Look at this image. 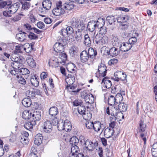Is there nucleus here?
<instances>
[{
    "instance_id": "1",
    "label": "nucleus",
    "mask_w": 157,
    "mask_h": 157,
    "mask_svg": "<svg viewBox=\"0 0 157 157\" xmlns=\"http://www.w3.org/2000/svg\"><path fill=\"white\" fill-rule=\"evenodd\" d=\"M105 23V20L103 18H99L96 21H92L88 23L87 28L90 32H93L95 30L99 29V27L104 26Z\"/></svg>"
},
{
    "instance_id": "2",
    "label": "nucleus",
    "mask_w": 157,
    "mask_h": 157,
    "mask_svg": "<svg viewBox=\"0 0 157 157\" xmlns=\"http://www.w3.org/2000/svg\"><path fill=\"white\" fill-rule=\"evenodd\" d=\"M71 26L74 28L77 29L78 30H83L85 29L83 21L75 17L73 18L72 19Z\"/></svg>"
},
{
    "instance_id": "3",
    "label": "nucleus",
    "mask_w": 157,
    "mask_h": 157,
    "mask_svg": "<svg viewBox=\"0 0 157 157\" xmlns=\"http://www.w3.org/2000/svg\"><path fill=\"white\" fill-rule=\"evenodd\" d=\"M10 65L12 67L13 69H10L9 70L10 72L12 75H16V74H18L19 70L22 67L23 65L21 62L11 63Z\"/></svg>"
},
{
    "instance_id": "4",
    "label": "nucleus",
    "mask_w": 157,
    "mask_h": 157,
    "mask_svg": "<svg viewBox=\"0 0 157 157\" xmlns=\"http://www.w3.org/2000/svg\"><path fill=\"white\" fill-rule=\"evenodd\" d=\"M82 98L84 99L86 103L92 104L94 102V98L93 94L90 93H87L86 91L82 92L81 94Z\"/></svg>"
},
{
    "instance_id": "5",
    "label": "nucleus",
    "mask_w": 157,
    "mask_h": 157,
    "mask_svg": "<svg viewBox=\"0 0 157 157\" xmlns=\"http://www.w3.org/2000/svg\"><path fill=\"white\" fill-rule=\"evenodd\" d=\"M62 2L59 1L56 4V7L52 10V13L56 16H59L64 13V11L62 7Z\"/></svg>"
},
{
    "instance_id": "6",
    "label": "nucleus",
    "mask_w": 157,
    "mask_h": 157,
    "mask_svg": "<svg viewBox=\"0 0 157 157\" xmlns=\"http://www.w3.org/2000/svg\"><path fill=\"white\" fill-rule=\"evenodd\" d=\"M115 77L114 80L119 81L120 80L125 81L126 79L127 75L123 71H117L114 73Z\"/></svg>"
},
{
    "instance_id": "7",
    "label": "nucleus",
    "mask_w": 157,
    "mask_h": 157,
    "mask_svg": "<svg viewBox=\"0 0 157 157\" xmlns=\"http://www.w3.org/2000/svg\"><path fill=\"white\" fill-rule=\"evenodd\" d=\"M97 143H94L89 140H87L85 141L84 145L85 147L89 151H93L95 147L97 146Z\"/></svg>"
},
{
    "instance_id": "8",
    "label": "nucleus",
    "mask_w": 157,
    "mask_h": 157,
    "mask_svg": "<svg viewBox=\"0 0 157 157\" xmlns=\"http://www.w3.org/2000/svg\"><path fill=\"white\" fill-rule=\"evenodd\" d=\"M55 52L57 53H62L64 50V47L63 43L57 42L55 44L53 47Z\"/></svg>"
},
{
    "instance_id": "9",
    "label": "nucleus",
    "mask_w": 157,
    "mask_h": 157,
    "mask_svg": "<svg viewBox=\"0 0 157 157\" xmlns=\"http://www.w3.org/2000/svg\"><path fill=\"white\" fill-rule=\"evenodd\" d=\"M43 127L44 131L46 133H50L52 131V125L51 122L49 121H47L44 122Z\"/></svg>"
},
{
    "instance_id": "10",
    "label": "nucleus",
    "mask_w": 157,
    "mask_h": 157,
    "mask_svg": "<svg viewBox=\"0 0 157 157\" xmlns=\"http://www.w3.org/2000/svg\"><path fill=\"white\" fill-rule=\"evenodd\" d=\"M103 124H101V123L98 121H95L94 124V126L93 129L96 132H98L100 131L101 129L102 130L101 133L103 131Z\"/></svg>"
},
{
    "instance_id": "11",
    "label": "nucleus",
    "mask_w": 157,
    "mask_h": 157,
    "mask_svg": "<svg viewBox=\"0 0 157 157\" xmlns=\"http://www.w3.org/2000/svg\"><path fill=\"white\" fill-rule=\"evenodd\" d=\"M114 133L113 129L110 128H107L104 131V136L106 138H109L112 136Z\"/></svg>"
},
{
    "instance_id": "12",
    "label": "nucleus",
    "mask_w": 157,
    "mask_h": 157,
    "mask_svg": "<svg viewBox=\"0 0 157 157\" xmlns=\"http://www.w3.org/2000/svg\"><path fill=\"white\" fill-rule=\"evenodd\" d=\"M9 6L8 7L9 10L13 14L17 11L18 8L20 6V4L19 2H17Z\"/></svg>"
},
{
    "instance_id": "13",
    "label": "nucleus",
    "mask_w": 157,
    "mask_h": 157,
    "mask_svg": "<svg viewBox=\"0 0 157 157\" xmlns=\"http://www.w3.org/2000/svg\"><path fill=\"white\" fill-rule=\"evenodd\" d=\"M27 36V33L25 32H21L16 34V37L19 41H24L26 40Z\"/></svg>"
},
{
    "instance_id": "14",
    "label": "nucleus",
    "mask_w": 157,
    "mask_h": 157,
    "mask_svg": "<svg viewBox=\"0 0 157 157\" xmlns=\"http://www.w3.org/2000/svg\"><path fill=\"white\" fill-rule=\"evenodd\" d=\"M106 66L103 64L98 66V71L102 77H104L106 75L107 70Z\"/></svg>"
},
{
    "instance_id": "15",
    "label": "nucleus",
    "mask_w": 157,
    "mask_h": 157,
    "mask_svg": "<svg viewBox=\"0 0 157 157\" xmlns=\"http://www.w3.org/2000/svg\"><path fill=\"white\" fill-rule=\"evenodd\" d=\"M132 47V45L128 42L123 43L120 46V50L123 52L128 51Z\"/></svg>"
},
{
    "instance_id": "16",
    "label": "nucleus",
    "mask_w": 157,
    "mask_h": 157,
    "mask_svg": "<svg viewBox=\"0 0 157 157\" xmlns=\"http://www.w3.org/2000/svg\"><path fill=\"white\" fill-rule=\"evenodd\" d=\"M120 53V51L118 48L115 47H113L110 48L109 55L112 56L114 57L117 56Z\"/></svg>"
},
{
    "instance_id": "17",
    "label": "nucleus",
    "mask_w": 157,
    "mask_h": 157,
    "mask_svg": "<svg viewBox=\"0 0 157 157\" xmlns=\"http://www.w3.org/2000/svg\"><path fill=\"white\" fill-rule=\"evenodd\" d=\"M103 83L105 84V87L107 89L110 88L112 85L111 81L109 80V78L107 77H105L103 78L101 84Z\"/></svg>"
},
{
    "instance_id": "18",
    "label": "nucleus",
    "mask_w": 157,
    "mask_h": 157,
    "mask_svg": "<svg viewBox=\"0 0 157 157\" xmlns=\"http://www.w3.org/2000/svg\"><path fill=\"white\" fill-rule=\"evenodd\" d=\"M80 57L82 62H86L89 59V56L86 51H83L80 54Z\"/></svg>"
},
{
    "instance_id": "19",
    "label": "nucleus",
    "mask_w": 157,
    "mask_h": 157,
    "mask_svg": "<svg viewBox=\"0 0 157 157\" xmlns=\"http://www.w3.org/2000/svg\"><path fill=\"white\" fill-rule=\"evenodd\" d=\"M76 85L73 84V85H67L66 87V88L68 91L75 93L79 91L80 90V89H76Z\"/></svg>"
},
{
    "instance_id": "20",
    "label": "nucleus",
    "mask_w": 157,
    "mask_h": 157,
    "mask_svg": "<svg viewBox=\"0 0 157 157\" xmlns=\"http://www.w3.org/2000/svg\"><path fill=\"white\" fill-rule=\"evenodd\" d=\"M129 17L127 15H121L117 17V21L118 22L123 23L129 20Z\"/></svg>"
},
{
    "instance_id": "21",
    "label": "nucleus",
    "mask_w": 157,
    "mask_h": 157,
    "mask_svg": "<svg viewBox=\"0 0 157 157\" xmlns=\"http://www.w3.org/2000/svg\"><path fill=\"white\" fill-rule=\"evenodd\" d=\"M75 80L74 76L71 74H68V76L66 78V82L67 84V85H73Z\"/></svg>"
},
{
    "instance_id": "22",
    "label": "nucleus",
    "mask_w": 157,
    "mask_h": 157,
    "mask_svg": "<svg viewBox=\"0 0 157 157\" xmlns=\"http://www.w3.org/2000/svg\"><path fill=\"white\" fill-rule=\"evenodd\" d=\"M125 91H122L120 93H117V94L116 95L115 97L116 100V103H117V104L122 101L123 98L122 95H125Z\"/></svg>"
},
{
    "instance_id": "23",
    "label": "nucleus",
    "mask_w": 157,
    "mask_h": 157,
    "mask_svg": "<svg viewBox=\"0 0 157 157\" xmlns=\"http://www.w3.org/2000/svg\"><path fill=\"white\" fill-rule=\"evenodd\" d=\"M73 27L71 26H68L67 27L66 29H62L61 30V34L62 35L64 36L65 34H63L64 33H66L67 34H71L74 31Z\"/></svg>"
},
{
    "instance_id": "24",
    "label": "nucleus",
    "mask_w": 157,
    "mask_h": 157,
    "mask_svg": "<svg viewBox=\"0 0 157 157\" xmlns=\"http://www.w3.org/2000/svg\"><path fill=\"white\" fill-rule=\"evenodd\" d=\"M42 5L44 9L48 10L51 8L52 2L50 0H44L42 2Z\"/></svg>"
},
{
    "instance_id": "25",
    "label": "nucleus",
    "mask_w": 157,
    "mask_h": 157,
    "mask_svg": "<svg viewBox=\"0 0 157 157\" xmlns=\"http://www.w3.org/2000/svg\"><path fill=\"white\" fill-rule=\"evenodd\" d=\"M42 135L40 134H37L35 136L34 143L37 145H39L42 143Z\"/></svg>"
},
{
    "instance_id": "26",
    "label": "nucleus",
    "mask_w": 157,
    "mask_h": 157,
    "mask_svg": "<svg viewBox=\"0 0 157 157\" xmlns=\"http://www.w3.org/2000/svg\"><path fill=\"white\" fill-rule=\"evenodd\" d=\"M22 105L25 107H28L31 105H33L32 102L30 98H25L22 101Z\"/></svg>"
},
{
    "instance_id": "27",
    "label": "nucleus",
    "mask_w": 157,
    "mask_h": 157,
    "mask_svg": "<svg viewBox=\"0 0 157 157\" xmlns=\"http://www.w3.org/2000/svg\"><path fill=\"white\" fill-rule=\"evenodd\" d=\"M79 151V149L77 146H71V153L70 155H72L75 157L78 155V152Z\"/></svg>"
},
{
    "instance_id": "28",
    "label": "nucleus",
    "mask_w": 157,
    "mask_h": 157,
    "mask_svg": "<svg viewBox=\"0 0 157 157\" xmlns=\"http://www.w3.org/2000/svg\"><path fill=\"white\" fill-rule=\"evenodd\" d=\"M22 117L25 120L29 119L32 118V113L28 110H25L22 113Z\"/></svg>"
},
{
    "instance_id": "29",
    "label": "nucleus",
    "mask_w": 157,
    "mask_h": 157,
    "mask_svg": "<svg viewBox=\"0 0 157 157\" xmlns=\"http://www.w3.org/2000/svg\"><path fill=\"white\" fill-rule=\"evenodd\" d=\"M32 118L33 120V121H39L41 118V115L39 111L34 112L32 114Z\"/></svg>"
},
{
    "instance_id": "30",
    "label": "nucleus",
    "mask_w": 157,
    "mask_h": 157,
    "mask_svg": "<svg viewBox=\"0 0 157 157\" xmlns=\"http://www.w3.org/2000/svg\"><path fill=\"white\" fill-rule=\"evenodd\" d=\"M64 130L68 132L71 130L72 128V126L70 122L67 120H66L64 122Z\"/></svg>"
},
{
    "instance_id": "31",
    "label": "nucleus",
    "mask_w": 157,
    "mask_h": 157,
    "mask_svg": "<svg viewBox=\"0 0 157 157\" xmlns=\"http://www.w3.org/2000/svg\"><path fill=\"white\" fill-rule=\"evenodd\" d=\"M74 5L72 2H69L64 3L63 7L65 10H70L74 8Z\"/></svg>"
},
{
    "instance_id": "32",
    "label": "nucleus",
    "mask_w": 157,
    "mask_h": 157,
    "mask_svg": "<svg viewBox=\"0 0 157 157\" xmlns=\"http://www.w3.org/2000/svg\"><path fill=\"white\" fill-rule=\"evenodd\" d=\"M31 84L35 87H37L39 85V82L37 77L35 75H32L30 79Z\"/></svg>"
},
{
    "instance_id": "33",
    "label": "nucleus",
    "mask_w": 157,
    "mask_h": 157,
    "mask_svg": "<svg viewBox=\"0 0 157 157\" xmlns=\"http://www.w3.org/2000/svg\"><path fill=\"white\" fill-rule=\"evenodd\" d=\"M119 111L122 112H125L126 111L127 109V106L126 104L124 103L123 102L119 103L117 105Z\"/></svg>"
},
{
    "instance_id": "34",
    "label": "nucleus",
    "mask_w": 157,
    "mask_h": 157,
    "mask_svg": "<svg viewBox=\"0 0 157 157\" xmlns=\"http://www.w3.org/2000/svg\"><path fill=\"white\" fill-rule=\"evenodd\" d=\"M49 112L50 115L52 116H55L58 113V110L56 107L53 106L50 108L49 110Z\"/></svg>"
},
{
    "instance_id": "35",
    "label": "nucleus",
    "mask_w": 157,
    "mask_h": 157,
    "mask_svg": "<svg viewBox=\"0 0 157 157\" xmlns=\"http://www.w3.org/2000/svg\"><path fill=\"white\" fill-rule=\"evenodd\" d=\"M116 100L115 97L112 95L110 96L108 99V103L110 105H116L117 103H116Z\"/></svg>"
},
{
    "instance_id": "36",
    "label": "nucleus",
    "mask_w": 157,
    "mask_h": 157,
    "mask_svg": "<svg viewBox=\"0 0 157 157\" xmlns=\"http://www.w3.org/2000/svg\"><path fill=\"white\" fill-rule=\"evenodd\" d=\"M67 68L69 72L71 73H73L75 72L76 67L74 64L71 63L67 65Z\"/></svg>"
},
{
    "instance_id": "37",
    "label": "nucleus",
    "mask_w": 157,
    "mask_h": 157,
    "mask_svg": "<svg viewBox=\"0 0 157 157\" xmlns=\"http://www.w3.org/2000/svg\"><path fill=\"white\" fill-rule=\"evenodd\" d=\"M36 124L35 121H32L31 122H26L24 125V127L27 130H29L33 128V126Z\"/></svg>"
},
{
    "instance_id": "38",
    "label": "nucleus",
    "mask_w": 157,
    "mask_h": 157,
    "mask_svg": "<svg viewBox=\"0 0 157 157\" xmlns=\"http://www.w3.org/2000/svg\"><path fill=\"white\" fill-rule=\"evenodd\" d=\"M88 53L90 58L93 59L96 55L97 52L92 48H90L88 50Z\"/></svg>"
},
{
    "instance_id": "39",
    "label": "nucleus",
    "mask_w": 157,
    "mask_h": 157,
    "mask_svg": "<svg viewBox=\"0 0 157 157\" xmlns=\"http://www.w3.org/2000/svg\"><path fill=\"white\" fill-rule=\"evenodd\" d=\"M111 109L110 114L114 117L120 111L117 105L114 106Z\"/></svg>"
},
{
    "instance_id": "40",
    "label": "nucleus",
    "mask_w": 157,
    "mask_h": 157,
    "mask_svg": "<svg viewBox=\"0 0 157 157\" xmlns=\"http://www.w3.org/2000/svg\"><path fill=\"white\" fill-rule=\"evenodd\" d=\"M59 58L61 60L60 61V63H65V61L67 60V56L65 53H59Z\"/></svg>"
},
{
    "instance_id": "41",
    "label": "nucleus",
    "mask_w": 157,
    "mask_h": 157,
    "mask_svg": "<svg viewBox=\"0 0 157 157\" xmlns=\"http://www.w3.org/2000/svg\"><path fill=\"white\" fill-rule=\"evenodd\" d=\"M28 18L31 22L34 23L37 20L34 14V13L33 11H31L29 12L28 15Z\"/></svg>"
},
{
    "instance_id": "42",
    "label": "nucleus",
    "mask_w": 157,
    "mask_h": 157,
    "mask_svg": "<svg viewBox=\"0 0 157 157\" xmlns=\"http://www.w3.org/2000/svg\"><path fill=\"white\" fill-rule=\"evenodd\" d=\"M28 64L31 67H34L36 66V63L33 58L31 57H28L26 60Z\"/></svg>"
},
{
    "instance_id": "43",
    "label": "nucleus",
    "mask_w": 157,
    "mask_h": 157,
    "mask_svg": "<svg viewBox=\"0 0 157 157\" xmlns=\"http://www.w3.org/2000/svg\"><path fill=\"white\" fill-rule=\"evenodd\" d=\"M146 125L144 124V121L142 120H140L139 123L138 129L140 132H143L145 130Z\"/></svg>"
},
{
    "instance_id": "44",
    "label": "nucleus",
    "mask_w": 157,
    "mask_h": 157,
    "mask_svg": "<svg viewBox=\"0 0 157 157\" xmlns=\"http://www.w3.org/2000/svg\"><path fill=\"white\" fill-rule=\"evenodd\" d=\"M151 151L153 157H157V142L153 145Z\"/></svg>"
},
{
    "instance_id": "45",
    "label": "nucleus",
    "mask_w": 157,
    "mask_h": 157,
    "mask_svg": "<svg viewBox=\"0 0 157 157\" xmlns=\"http://www.w3.org/2000/svg\"><path fill=\"white\" fill-rule=\"evenodd\" d=\"M106 20L110 25L115 24L116 19L114 16H108L106 18Z\"/></svg>"
},
{
    "instance_id": "46",
    "label": "nucleus",
    "mask_w": 157,
    "mask_h": 157,
    "mask_svg": "<svg viewBox=\"0 0 157 157\" xmlns=\"http://www.w3.org/2000/svg\"><path fill=\"white\" fill-rule=\"evenodd\" d=\"M78 142V139L76 137H72L71 138L70 141V142L71 145V146H77Z\"/></svg>"
},
{
    "instance_id": "47",
    "label": "nucleus",
    "mask_w": 157,
    "mask_h": 157,
    "mask_svg": "<svg viewBox=\"0 0 157 157\" xmlns=\"http://www.w3.org/2000/svg\"><path fill=\"white\" fill-rule=\"evenodd\" d=\"M112 40V44L113 46H117L118 44L119 40L118 37L116 35H113Z\"/></svg>"
},
{
    "instance_id": "48",
    "label": "nucleus",
    "mask_w": 157,
    "mask_h": 157,
    "mask_svg": "<svg viewBox=\"0 0 157 157\" xmlns=\"http://www.w3.org/2000/svg\"><path fill=\"white\" fill-rule=\"evenodd\" d=\"M84 43L87 47H90L91 45L90 39L88 34H86L84 36Z\"/></svg>"
},
{
    "instance_id": "49",
    "label": "nucleus",
    "mask_w": 157,
    "mask_h": 157,
    "mask_svg": "<svg viewBox=\"0 0 157 157\" xmlns=\"http://www.w3.org/2000/svg\"><path fill=\"white\" fill-rule=\"evenodd\" d=\"M11 4V2L9 1L0 2V8L5 7L8 8V6Z\"/></svg>"
},
{
    "instance_id": "50",
    "label": "nucleus",
    "mask_w": 157,
    "mask_h": 157,
    "mask_svg": "<svg viewBox=\"0 0 157 157\" xmlns=\"http://www.w3.org/2000/svg\"><path fill=\"white\" fill-rule=\"evenodd\" d=\"M24 49L27 53H30L32 50V46L29 44L26 43L24 45Z\"/></svg>"
},
{
    "instance_id": "51",
    "label": "nucleus",
    "mask_w": 157,
    "mask_h": 157,
    "mask_svg": "<svg viewBox=\"0 0 157 157\" xmlns=\"http://www.w3.org/2000/svg\"><path fill=\"white\" fill-rule=\"evenodd\" d=\"M75 36L77 41H81L82 38V33L80 31L76 32Z\"/></svg>"
},
{
    "instance_id": "52",
    "label": "nucleus",
    "mask_w": 157,
    "mask_h": 157,
    "mask_svg": "<svg viewBox=\"0 0 157 157\" xmlns=\"http://www.w3.org/2000/svg\"><path fill=\"white\" fill-rule=\"evenodd\" d=\"M22 4V8L25 10H28L30 7V3L27 2H21Z\"/></svg>"
},
{
    "instance_id": "53",
    "label": "nucleus",
    "mask_w": 157,
    "mask_h": 157,
    "mask_svg": "<svg viewBox=\"0 0 157 157\" xmlns=\"http://www.w3.org/2000/svg\"><path fill=\"white\" fill-rule=\"evenodd\" d=\"M101 37L100 36V34H97L94 37V41L95 42L96 44H100V41Z\"/></svg>"
},
{
    "instance_id": "54",
    "label": "nucleus",
    "mask_w": 157,
    "mask_h": 157,
    "mask_svg": "<svg viewBox=\"0 0 157 157\" xmlns=\"http://www.w3.org/2000/svg\"><path fill=\"white\" fill-rule=\"evenodd\" d=\"M29 71L27 69L22 67L19 70L18 74L20 73L22 75H25L29 74Z\"/></svg>"
},
{
    "instance_id": "55",
    "label": "nucleus",
    "mask_w": 157,
    "mask_h": 157,
    "mask_svg": "<svg viewBox=\"0 0 157 157\" xmlns=\"http://www.w3.org/2000/svg\"><path fill=\"white\" fill-rule=\"evenodd\" d=\"M17 80L19 83L22 84H25L26 82L25 79L22 77H19L18 74H16Z\"/></svg>"
},
{
    "instance_id": "56",
    "label": "nucleus",
    "mask_w": 157,
    "mask_h": 157,
    "mask_svg": "<svg viewBox=\"0 0 157 157\" xmlns=\"http://www.w3.org/2000/svg\"><path fill=\"white\" fill-rule=\"evenodd\" d=\"M120 111H119L114 117V119H118L119 121H121V119H124V116L123 114Z\"/></svg>"
},
{
    "instance_id": "57",
    "label": "nucleus",
    "mask_w": 157,
    "mask_h": 157,
    "mask_svg": "<svg viewBox=\"0 0 157 157\" xmlns=\"http://www.w3.org/2000/svg\"><path fill=\"white\" fill-rule=\"evenodd\" d=\"M94 123L91 121L86 122L85 124V126L88 129H92L93 128Z\"/></svg>"
},
{
    "instance_id": "58",
    "label": "nucleus",
    "mask_w": 157,
    "mask_h": 157,
    "mask_svg": "<svg viewBox=\"0 0 157 157\" xmlns=\"http://www.w3.org/2000/svg\"><path fill=\"white\" fill-rule=\"evenodd\" d=\"M108 37L106 36H104L101 37L100 41V44H105L108 43Z\"/></svg>"
},
{
    "instance_id": "59",
    "label": "nucleus",
    "mask_w": 157,
    "mask_h": 157,
    "mask_svg": "<svg viewBox=\"0 0 157 157\" xmlns=\"http://www.w3.org/2000/svg\"><path fill=\"white\" fill-rule=\"evenodd\" d=\"M78 111L79 114L83 115L86 112L85 108L84 106L81 105L79 106L78 108Z\"/></svg>"
},
{
    "instance_id": "60",
    "label": "nucleus",
    "mask_w": 157,
    "mask_h": 157,
    "mask_svg": "<svg viewBox=\"0 0 157 157\" xmlns=\"http://www.w3.org/2000/svg\"><path fill=\"white\" fill-rule=\"evenodd\" d=\"M11 60L13 61L11 63H14L15 62H21L20 59L18 57L16 56V55H13L10 57Z\"/></svg>"
},
{
    "instance_id": "61",
    "label": "nucleus",
    "mask_w": 157,
    "mask_h": 157,
    "mask_svg": "<svg viewBox=\"0 0 157 157\" xmlns=\"http://www.w3.org/2000/svg\"><path fill=\"white\" fill-rule=\"evenodd\" d=\"M83 118L85 120H89L91 118L92 114L89 112L85 113L83 115Z\"/></svg>"
},
{
    "instance_id": "62",
    "label": "nucleus",
    "mask_w": 157,
    "mask_h": 157,
    "mask_svg": "<svg viewBox=\"0 0 157 157\" xmlns=\"http://www.w3.org/2000/svg\"><path fill=\"white\" fill-rule=\"evenodd\" d=\"M20 141L24 145L27 144L29 143V140L28 138H23V137H21Z\"/></svg>"
},
{
    "instance_id": "63",
    "label": "nucleus",
    "mask_w": 157,
    "mask_h": 157,
    "mask_svg": "<svg viewBox=\"0 0 157 157\" xmlns=\"http://www.w3.org/2000/svg\"><path fill=\"white\" fill-rule=\"evenodd\" d=\"M100 29L99 32V34L101 35L105 34L107 32V30L106 28L105 27H103V26H102L101 27H99Z\"/></svg>"
},
{
    "instance_id": "64",
    "label": "nucleus",
    "mask_w": 157,
    "mask_h": 157,
    "mask_svg": "<svg viewBox=\"0 0 157 157\" xmlns=\"http://www.w3.org/2000/svg\"><path fill=\"white\" fill-rule=\"evenodd\" d=\"M102 51H104V53L105 55H109V51L110 48L108 47L103 46L102 48Z\"/></svg>"
}]
</instances>
